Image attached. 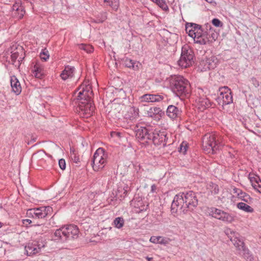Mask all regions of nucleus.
Listing matches in <instances>:
<instances>
[{
  "instance_id": "13",
  "label": "nucleus",
  "mask_w": 261,
  "mask_h": 261,
  "mask_svg": "<svg viewBox=\"0 0 261 261\" xmlns=\"http://www.w3.org/2000/svg\"><path fill=\"white\" fill-rule=\"evenodd\" d=\"M45 244L43 241H34L32 243H28L24 248L26 254L29 256L36 254L45 246Z\"/></svg>"
},
{
  "instance_id": "31",
  "label": "nucleus",
  "mask_w": 261,
  "mask_h": 261,
  "mask_svg": "<svg viewBox=\"0 0 261 261\" xmlns=\"http://www.w3.org/2000/svg\"><path fill=\"white\" fill-rule=\"evenodd\" d=\"M113 224L115 227L118 229H120L122 228L124 224V220L122 217H117L116 218L114 221Z\"/></svg>"
},
{
  "instance_id": "1",
  "label": "nucleus",
  "mask_w": 261,
  "mask_h": 261,
  "mask_svg": "<svg viewBox=\"0 0 261 261\" xmlns=\"http://www.w3.org/2000/svg\"><path fill=\"white\" fill-rule=\"evenodd\" d=\"M197 205L198 199L195 193L192 191L180 193L174 197L171 211L172 213L178 212L186 213L188 211H193Z\"/></svg>"
},
{
  "instance_id": "44",
  "label": "nucleus",
  "mask_w": 261,
  "mask_h": 261,
  "mask_svg": "<svg viewBox=\"0 0 261 261\" xmlns=\"http://www.w3.org/2000/svg\"><path fill=\"white\" fill-rule=\"evenodd\" d=\"M187 143L182 142L180 145V149L179 151L185 153L187 151Z\"/></svg>"
},
{
  "instance_id": "50",
  "label": "nucleus",
  "mask_w": 261,
  "mask_h": 261,
  "mask_svg": "<svg viewBox=\"0 0 261 261\" xmlns=\"http://www.w3.org/2000/svg\"><path fill=\"white\" fill-rule=\"evenodd\" d=\"M73 154H74V153H73ZM73 155H74L73 157L72 156H71L72 160H73V161L75 163L79 162L80 159H79V157L76 156L75 154H73ZM71 155H72L71 154Z\"/></svg>"
},
{
  "instance_id": "58",
  "label": "nucleus",
  "mask_w": 261,
  "mask_h": 261,
  "mask_svg": "<svg viewBox=\"0 0 261 261\" xmlns=\"http://www.w3.org/2000/svg\"><path fill=\"white\" fill-rule=\"evenodd\" d=\"M2 227V224L0 222V228Z\"/></svg>"
},
{
  "instance_id": "5",
  "label": "nucleus",
  "mask_w": 261,
  "mask_h": 261,
  "mask_svg": "<svg viewBox=\"0 0 261 261\" xmlns=\"http://www.w3.org/2000/svg\"><path fill=\"white\" fill-rule=\"evenodd\" d=\"M171 88L173 92L178 96L186 95L189 92L190 84L188 81L183 76H178L173 81Z\"/></svg>"
},
{
  "instance_id": "49",
  "label": "nucleus",
  "mask_w": 261,
  "mask_h": 261,
  "mask_svg": "<svg viewBox=\"0 0 261 261\" xmlns=\"http://www.w3.org/2000/svg\"><path fill=\"white\" fill-rule=\"evenodd\" d=\"M106 18H107L106 15L105 14H104L103 15H102L101 18L95 20V22L97 23L102 22L106 19Z\"/></svg>"
},
{
  "instance_id": "45",
  "label": "nucleus",
  "mask_w": 261,
  "mask_h": 261,
  "mask_svg": "<svg viewBox=\"0 0 261 261\" xmlns=\"http://www.w3.org/2000/svg\"><path fill=\"white\" fill-rule=\"evenodd\" d=\"M59 165L61 169L64 170L66 168V163L65 160L63 159L59 160Z\"/></svg>"
},
{
  "instance_id": "16",
  "label": "nucleus",
  "mask_w": 261,
  "mask_h": 261,
  "mask_svg": "<svg viewBox=\"0 0 261 261\" xmlns=\"http://www.w3.org/2000/svg\"><path fill=\"white\" fill-rule=\"evenodd\" d=\"M218 63V60L215 56H211L210 58H206L205 60H203L200 63V65L202 67L203 70L206 71L214 69Z\"/></svg>"
},
{
  "instance_id": "8",
  "label": "nucleus",
  "mask_w": 261,
  "mask_h": 261,
  "mask_svg": "<svg viewBox=\"0 0 261 261\" xmlns=\"http://www.w3.org/2000/svg\"><path fill=\"white\" fill-rule=\"evenodd\" d=\"M107 155L105 154L103 149L99 148L94 153L91 165L94 171H99L102 169L106 165Z\"/></svg>"
},
{
  "instance_id": "53",
  "label": "nucleus",
  "mask_w": 261,
  "mask_h": 261,
  "mask_svg": "<svg viewBox=\"0 0 261 261\" xmlns=\"http://www.w3.org/2000/svg\"><path fill=\"white\" fill-rule=\"evenodd\" d=\"M105 2H107V1L105 0ZM107 2L108 3L109 6H112V5H113L112 2L107 1Z\"/></svg>"
},
{
  "instance_id": "57",
  "label": "nucleus",
  "mask_w": 261,
  "mask_h": 261,
  "mask_svg": "<svg viewBox=\"0 0 261 261\" xmlns=\"http://www.w3.org/2000/svg\"><path fill=\"white\" fill-rule=\"evenodd\" d=\"M20 13V11L17 12V14H19Z\"/></svg>"
},
{
  "instance_id": "28",
  "label": "nucleus",
  "mask_w": 261,
  "mask_h": 261,
  "mask_svg": "<svg viewBox=\"0 0 261 261\" xmlns=\"http://www.w3.org/2000/svg\"><path fill=\"white\" fill-rule=\"evenodd\" d=\"M189 29H191L194 32H197L198 33H200V34L201 33V31L203 30L201 29V25L196 24V23H187L186 26V31L188 32V30Z\"/></svg>"
},
{
  "instance_id": "35",
  "label": "nucleus",
  "mask_w": 261,
  "mask_h": 261,
  "mask_svg": "<svg viewBox=\"0 0 261 261\" xmlns=\"http://www.w3.org/2000/svg\"><path fill=\"white\" fill-rule=\"evenodd\" d=\"M142 202L139 201L137 203L135 204V207L137 208H138V212H141L144 211H146L147 209L148 205L146 204H142Z\"/></svg>"
},
{
  "instance_id": "7",
  "label": "nucleus",
  "mask_w": 261,
  "mask_h": 261,
  "mask_svg": "<svg viewBox=\"0 0 261 261\" xmlns=\"http://www.w3.org/2000/svg\"><path fill=\"white\" fill-rule=\"evenodd\" d=\"M194 53L192 49L188 45L182 47L180 57L178 61V64L182 68H187L194 62Z\"/></svg>"
},
{
  "instance_id": "54",
  "label": "nucleus",
  "mask_w": 261,
  "mask_h": 261,
  "mask_svg": "<svg viewBox=\"0 0 261 261\" xmlns=\"http://www.w3.org/2000/svg\"><path fill=\"white\" fill-rule=\"evenodd\" d=\"M24 221H26L29 224H30L32 222V221L31 220H29V219H26V220H24Z\"/></svg>"
},
{
  "instance_id": "55",
  "label": "nucleus",
  "mask_w": 261,
  "mask_h": 261,
  "mask_svg": "<svg viewBox=\"0 0 261 261\" xmlns=\"http://www.w3.org/2000/svg\"><path fill=\"white\" fill-rule=\"evenodd\" d=\"M205 1L210 4H212L213 3V0H205Z\"/></svg>"
},
{
  "instance_id": "20",
  "label": "nucleus",
  "mask_w": 261,
  "mask_h": 261,
  "mask_svg": "<svg viewBox=\"0 0 261 261\" xmlns=\"http://www.w3.org/2000/svg\"><path fill=\"white\" fill-rule=\"evenodd\" d=\"M167 116L172 119H174L180 115L181 111L173 105L169 106L166 111Z\"/></svg>"
},
{
  "instance_id": "33",
  "label": "nucleus",
  "mask_w": 261,
  "mask_h": 261,
  "mask_svg": "<svg viewBox=\"0 0 261 261\" xmlns=\"http://www.w3.org/2000/svg\"><path fill=\"white\" fill-rule=\"evenodd\" d=\"M128 187L125 186L124 187H119L117 190V195H119L121 197L124 198L127 195L128 191Z\"/></svg>"
},
{
  "instance_id": "4",
  "label": "nucleus",
  "mask_w": 261,
  "mask_h": 261,
  "mask_svg": "<svg viewBox=\"0 0 261 261\" xmlns=\"http://www.w3.org/2000/svg\"><path fill=\"white\" fill-rule=\"evenodd\" d=\"M223 145L214 134H206L202 138V148L206 153H216Z\"/></svg>"
},
{
  "instance_id": "47",
  "label": "nucleus",
  "mask_w": 261,
  "mask_h": 261,
  "mask_svg": "<svg viewBox=\"0 0 261 261\" xmlns=\"http://www.w3.org/2000/svg\"><path fill=\"white\" fill-rule=\"evenodd\" d=\"M233 193L236 194L238 196H240V195H241V194H242L243 191L239 189L234 188L233 189Z\"/></svg>"
},
{
  "instance_id": "29",
  "label": "nucleus",
  "mask_w": 261,
  "mask_h": 261,
  "mask_svg": "<svg viewBox=\"0 0 261 261\" xmlns=\"http://www.w3.org/2000/svg\"><path fill=\"white\" fill-rule=\"evenodd\" d=\"M150 241L153 243L160 244H166L168 242L164 238L161 236H152L150 239Z\"/></svg>"
},
{
  "instance_id": "32",
  "label": "nucleus",
  "mask_w": 261,
  "mask_h": 261,
  "mask_svg": "<svg viewBox=\"0 0 261 261\" xmlns=\"http://www.w3.org/2000/svg\"><path fill=\"white\" fill-rule=\"evenodd\" d=\"M239 198L248 204H251L252 202L253 199L248 194L245 192H242L240 195Z\"/></svg>"
},
{
  "instance_id": "52",
  "label": "nucleus",
  "mask_w": 261,
  "mask_h": 261,
  "mask_svg": "<svg viewBox=\"0 0 261 261\" xmlns=\"http://www.w3.org/2000/svg\"><path fill=\"white\" fill-rule=\"evenodd\" d=\"M146 259L148 261H153V259L152 257H146Z\"/></svg>"
},
{
  "instance_id": "26",
  "label": "nucleus",
  "mask_w": 261,
  "mask_h": 261,
  "mask_svg": "<svg viewBox=\"0 0 261 261\" xmlns=\"http://www.w3.org/2000/svg\"><path fill=\"white\" fill-rule=\"evenodd\" d=\"M237 207L239 209L247 213H253L254 212V209L252 207L248 204L242 202H239L237 204Z\"/></svg>"
},
{
  "instance_id": "27",
  "label": "nucleus",
  "mask_w": 261,
  "mask_h": 261,
  "mask_svg": "<svg viewBox=\"0 0 261 261\" xmlns=\"http://www.w3.org/2000/svg\"><path fill=\"white\" fill-rule=\"evenodd\" d=\"M148 113L150 117H152L156 115L161 116L164 114V112L160 108L153 107L150 108Z\"/></svg>"
},
{
  "instance_id": "39",
  "label": "nucleus",
  "mask_w": 261,
  "mask_h": 261,
  "mask_svg": "<svg viewBox=\"0 0 261 261\" xmlns=\"http://www.w3.org/2000/svg\"><path fill=\"white\" fill-rule=\"evenodd\" d=\"M188 32H189V35L190 37L193 38L195 41V39H196V37H198L199 36L200 33H198L197 32H194L191 29H189L188 30Z\"/></svg>"
},
{
  "instance_id": "40",
  "label": "nucleus",
  "mask_w": 261,
  "mask_h": 261,
  "mask_svg": "<svg viewBox=\"0 0 261 261\" xmlns=\"http://www.w3.org/2000/svg\"><path fill=\"white\" fill-rule=\"evenodd\" d=\"M153 2L156 3L163 9H167V6L163 0H152Z\"/></svg>"
},
{
  "instance_id": "22",
  "label": "nucleus",
  "mask_w": 261,
  "mask_h": 261,
  "mask_svg": "<svg viewBox=\"0 0 261 261\" xmlns=\"http://www.w3.org/2000/svg\"><path fill=\"white\" fill-rule=\"evenodd\" d=\"M198 108L204 110L211 106L210 100L206 97H199L197 100Z\"/></svg>"
},
{
  "instance_id": "10",
  "label": "nucleus",
  "mask_w": 261,
  "mask_h": 261,
  "mask_svg": "<svg viewBox=\"0 0 261 261\" xmlns=\"http://www.w3.org/2000/svg\"><path fill=\"white\" fill-rule=\"evenodd\" d=\"M210 215L216 219L228 223H232L234 220V216L231 214L215 207H212L210 209Z\"/></svg>"
},
{
  "instance_id": "21",
  "label": "nucleus",
  "mask_w": 261,
  "mask_h": 261,
  "mask_svg": "<svg viewBox=\"0 0 261 261\" xmlns=\"http://www.w3.org/2000/svg\"><path fill=\"white\" fill-rule=\"evenodd\" d=\"M11 86L13 92L16 95H18L21 92V87L18 80L14 75L11 77Z\"/></svg>"
},
{
  "instance_id": "9",
  "label": "nucleus",
  "mask_w": 261,
  "mask_h": 261,
  "mask_svg": "<svg viewBox=\"0 0 261 261\" xmlns=\"http://www.w3.org/2000/svg\"><path fill=\"white\" fill-rule=\"evenodd\" d=\"M136 137L137 140L142 144L149 143L152 131L148 130L146 127L137 125L135 127Z\"/></svg>"
},
{
  "instance_id": "37",
  "label": "nucleus",
  "mask_w": 261,
  "mask_h": 261,
  "mask_svg": "<svg viewBox=\"0 0 261 261\" xmlns=\"http://www.w3.org/2000/svg\"><path fill=\"white\" fill-rule=\"evenodd\" d=\"M80 48L83 49L88 53H91L93 51V48L90 45L81 44L79 46Z\"/></svg>"
},
{
  "instance_id": "19",
  "label": "nucleus",
  "mask_w": 261,
  "mask_h": 261,
  "mask_svg": "<svg viewBox=\"0 0 261 261\" xmlns=\"http://www.w3.org/2000/svg\"><path fill=\"white\" fill-rule=\"evenodd\" d=\"M75 68L69 65L65 66L64 69L62 71L60 76L63 80H66L71 78L74 75Z\"/></svg>"
},
{
  "instance_id": "51",
  "label": "nucleus",
  "mask_w": 261,
  "mask_h": 261,
  "mask_svg": "<svg viewBox=\"0 0 261 261\" xmlns=\"http://www.w3.org/2000/svg\"><path fill=\"white\" fill-rule=\"evenodd\" d=\"M151 191L152 192H154L156 189V186L155 185H152L151 187Z\"/></svg>"
},
{
  "instance_id": "12",
  "label": "nucleus",
  "mask_w": 261,
  "mask_h": 261,
  "mask_svg": "<svg viewBox=\"0 0 261 261\" xmlns=\"http://www.w3.org/2000/svg\"><path fill=\"white\" fill-rule=\"evenodd\" d=\"M165 132L154 130L152 132L149 142H152L155 145H162L165 146L167 138Z\"/></svg>"
},
{
  "instance_id": "38",
  "label": "nucleus",
  "mask_w": 261,
  "mask_h": 261,
  "mask_svg": "<svg viewBox=\"0 0 261 261\" xmlns=\"http://www.w3.org/2000/svg\"><path fill=\"white\" fill-rule=\"evenodd\" d=\"M34 72L35 76L37 78H41L42 76V73H41V68L38 67L37 66H34Z\"/></svg>"
},
{
  "instance_id": "43",
  "label": "nucleus",
  "mask_w": 261,
  "mask_h": 261,
  "mask_svg": "<svg viewBox=\"0 0 261 261\" xmlns=\"http://www.w3.org/2000/svg\"><path fill=\"white\" fill-rule=\"evenodd\" d=\"M212 23L217 27H222V22L217 18H214L212 20Z\"/></svg>"
},
{
  "instance_id": "23",
  "label": "nucleus",
  "mask_w": 261,
  "mask_h": 261,
  "mask_svg": "<svg viewBox=\"0 0 261 261\" xmlns=\"http://www.w3.org/2000/svg\"><path fill=\"white\" fill-rule=\"evenodd\" d=\"M231 241L236 247L238 252L245 247L244 242L239 238V236H235L233 239L231 238Z\"/></svg>"
},
{
  "instance_id": "48",
  "label": "nucleus",
  "mask_w": 261,
  "mask_h": 261,
  "mask_svg": "<svg viewBox=\"0 0 261 261\" xmlns=\"http://www.w3.org/2000/svg\"><path fill=\"white\" fill-rule=\"evenodd\" d=\"M141 65V64L139 62H134L133 64V66H132V68L135 70H137L139 69V66Z\"/></svg>"
},
{
  "instance_id": "41",
  "label": "nucleus",
  "mask_w": 261,
  "mask_h": 261,
  "mask_svg": "<svg viewBox=\"0 0 261 261\" xmlns=\"http://www.w3.org/2000/svg\"><path fill=\"white\" fill-rule=\"evenodd\" d=\"M134 62H135L134 61H133L131 59L126 58L125 59L124 63L126 67L130 68H132V66H133V64H134Z\"/></svg>"
},
{
  "instance_id": "42",
  "label": "nucleus",
  "mask_w": 261,
  "mask_h": 261,
  "mask_svg": "<svg viewBox=\"0 0 261 261\" xmlns=\"http://www.w3.org/2000/svg\"><path fill=\"white\" fill-rule=\"evenodd\" d=\"M122 134L120 132H112L111 133V136L114 139H120L122 137Z\"/></svg>"
},
{
  "instance_id": "30",
  "label": "nucleus",
  "mask_w": 261,
  "mask_h": 261,
  "mask_svg": "<svg viewBox=\"0 0 261 261\" xmlns=\"http://www.w3.org/2000/svg\"><path fill=\"white\" fill-rule=\"evenodd\" d=\"M207 189L209 190L211 193L214 194H218L219 191L218 186L213 182L207 184Z\"/></svg>"
},
{
  "instance_id": "3",
  "label": "nucleus",
  "mask_w": 261,
  "mask_h": 261,
  "mask_svg": "<svg viewBox=\"0 0 261 261\" xmlns=\"http://www.w3.org/2000/svg\"><path fill=\"white\" fill-rule=\"evenodd\" d=\"M79 229L77 226L69 224L61 227L54 232L55 240L62 243L72 239H77L79 234Z\"/></svg>"
},
{
  "instance_id": "2",
  "label": "nucleus",
  "mask_w": 261,
  "mask_h": 261,
  "mask_svg": "<svg viewBox=\"0 0 261 261\" xmlns=\"http://www.w3.org/2000/svg\"><path fill=\"white\" fill-rule=\"evenodd\" d=\"M82 89L77 95L80 101L79 104L80 115L83 117H89L94 112L95 107L92 102L93 91L91 87L87 82L82 85L80 88Z\"/></svg>"
},
{
  "instance_id": "18",
  "label": "nucleus",
  "mask_w": 261,
  "mask_h": 261,
  "mask_svg": "<svg viewBox=\"0 0 261 261\" xmlns=\"http://www.w3.org/2000/svg\"><path fill=\"white\" fill-rule=\"evenodd\" d=\"M164 96L159 94H144L140 97L141 101L147 102H159L163 100Z\"/></svg>"
},
{
  "instance_id": "11",
  "label": "nucleus",
  "mask_w": 261,
  "mask_h": 261,
  "mask_svg": "<svg viewBox=\"0 0 261 261\" xmlns=\"http://www.w3.org/2000/svg\"><path fill=\"white\" fill-rule=\"evenodd\" d=\"M219 95L216 99L219 105L223 106L232 102V96L230 89L227 87H223L219 88Z\"/></svg>"
},
{
  "instance_id": "36",
  "label": "nucleus",
  "mask_w": 261,
  "mask_h": 261,
  "mask_svg": "<svg viewBox=\"0 0 261 261\" xmlns=\"http://www.w3.org/2000/svg\"><path fill=\"white\" fill-rule=\"evenodd\" d=\"M40 57L41 60L44 61H46L49 59V55L48 51L46 48L42 49V51L40 54Z\"/></svg>"
},
{
  "instance_id": "6",
  "label": "nucleus",
  "mask_w": 261,
  "mask_h": 261,
  "mask_svg": "<svg viewBox=\"0 0 261 261\" xmlns=\"http://www.w3.org/2000/svg\"><path fill=\"white\" fill-rule=\"evenodd\" d=\"M206 30H202L199 34V36L195 39V43L200 44H206L207 43H212L216 41L219 36V34L214 29L211 28L209 25L206 27Z\"/></svg>"
},
{
  "instance_id": "34",
  "label": "nucleus",
  "mask_w": 261,
  "mask_h": 261,
  "mask_svg": "<svg viewBox=\"0 0 261 261\" xmlns=\"http://www.w3.org/2000/svg\"><path fill=\"white\" fill-rule=\"evenodd\" d=\"M224 232L225 234L228 237V238L231 241V238L233 239L235 236H239V234L237 233L236 231L232 230L229 228H225L224 230Z\"/></svg>"
},
{
  "instance_id": "56",
  "label": "nucleus",
  "mask_w": 261,
  "mask_h": 261,
  "mask_svg": "<svg viewBox=\"0 0 261 261\" xmlns=\"http://www.w3.org/2000/svg\"><path fill=\"white\" fill-rule=\"evenodd\" d=\"M117 7V4L115 3V7ZM116 9H117V8H116Z\"/></svg>"
},
{
  "instance_id": "24",
  "label": "nucleus",
  "mask_w": 261,
  "mask_h": 261,
  "mask_svg": "<svg viewBox=\"0 0 261 261\" xmlns=\"http://www.w3.org/2000/svg\"><path fill=\"white\" fill-rule=\"evenodd\" d=\"M239 254L242 255L246 260L248 261H252L253 259L252 255L248 248L244 247L242 250L239 252Z\"/></svg>"
},
{
  "instance_id": "17",
  "label": "nucleus",
  "mask_w": 261,
  "mask_h": 261,
  "mask_svg": "<svg viewBox=\"0 0 261 261\" xmlns=\"http://www.w3.org/2000/svg\"><path fill=\"white\" fill-rule=\"evenodd\" d=\"M25 13L20 2H16L12 6V15L18 19H21Z\"/></svg>"
},
{
  "instance_id": "25",
  "label": "nucleus",
  "mask_w": 261,
  "mask_h": 261,
  "mask_svg": "<svg viewBox=\"0 0 261 261\" xmlns=\"http://www.w3.org/2000/svg\"><path fill=\"white\" fill-rule=\"evenodd\" d=\"M250 181L254 189L261 193V180L259 177H253L250 179Z\"/></svg>"
},
{
  "instance_id": "15",
  "label": "nucleus",
  "mask_w": 261,
  "mask_h": 261,
  "mask_svg": "<svg viewBox=\"0 0 261 261\" xmlns=\"http://www.w3.org/2000/svg\"><path fill=\"white\" fill-rule=\"evenodd\" d=\"M11 58L12 64L15 65V66L19 67L20 65V62L24 58V52L22 47L21 46L16 47L14 50L11 51Z\"/></svg>"
},
{
  "instance_id": "46",
  "label": "nucleus",
  "mask_w": 261,
  "mask_h": 261,
  "mask_svg": "<svg viewBox=\"0 0 261 261\" xmlns=\"http://www.w3.org/2000/svg\"><path fill=\"white\" fill-rule=\"evenodd\" d=\"M251 81L255 87H257L259 86V82L255 77L251 78Z\"/></svg>"
},
{
  "instance_id": "14",
  "label": "nucleus",
  "mask_w": 261,
  "mask_h": 261,
  "mask_svg": "<svg viewBox=\"0 0 261 261\" xmlns=\"http://www.w3.org/2000/svg\"><path fill=\"white\" fill-rule=\"evenodd\" d=\"M51 209L50 206H42L36 208L30 209L27 212V215L32 216L34 218H44L48 214Z\"/></svg>"
}]
</instances>
